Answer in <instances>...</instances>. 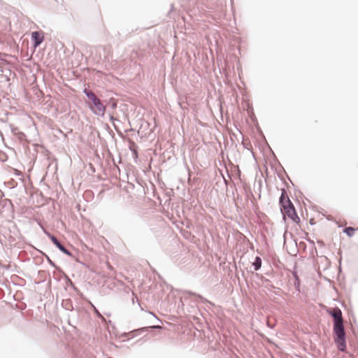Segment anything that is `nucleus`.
Segmentation results:
<instances>
[{
    "instance_id": "obj_43",
    "label": "nucleus",
    "mask_w": 358,
    "mask_h": 358,
    "mask_svg": "<svg viewBox=\"0 0 358 358\" xmlns=\"http://www.w3.org/2000/svg\"><path fill=\"white\" fill-rule=\"evenodd\" d=\"M356 230H358V228H357V229H356Z\"/></svg>"
},
{
    "instance_id": "obj_2",
    "label": "nucleus",
    "mask_w": 358,
    "mask_h": 358,
    "mask_svg": "<svg viewBox=\"0 0 358 358\" xmlns=\"http://www.w3.org/2000/svg\"><path fill=\"white\" fill-rule=\"evenodd\" d=\"M83 92L90 101L88 107L91 112L96 116L103 117L106 112L103 102L90 90L85 88Z\"/></svg>"
},
{
    "instance_id": "obj_11",
    "label": "nucleus",
    "mask_w": 358,
    "mask_h": 358,
    "mask_svg": "<svg viewBox=\"0 0 358 358\" xmlns=\"http://www.w3.org/2000/svg\"><path fill=\"white\" fill-rule=\"evenodd\" d=\"M255 275L258 278H259V280H261V282L262 283V285L266 289H267L268 291H271L272 289L275 288V286L273 284H271V281L268 278L264 277L263 275H262L257 273L255 274Z\"/></svg>"
},
{
    "instance_id": "obj_31",
    "label": "nucleus",
    "mask_w": 358,
    "mask_h": 358,
    "mask_svg": "<svg viewBox=\"0 0 358 358\" xmlns=\"http://www.w3.org/2000/svg\"><path fill=\"white\" fill-rule=\"evenodd\" d=\"M0 266H1L3 268H6V269H8V268H9V266L2 265L1 263H0Z\"/></svg>"
},
{
    "instance_id": "obj_41",
    "label": "nucleus",
    "mask_w": 358,
    "mask_h": 358,
    "mask_svg": "<svg viewBox=\"0 0 358 358\" xmlns=\"http://www.w3.org/2000/svg\"><path fill=\"white\" fill-rule=\"evenodd\" d=\"M243 146L247 148L246 144L243 143Z\"/></svg>"
},
{
    "instance_id": "obj_1",
    "label": "nucleus",
    "mask_w": 358,
    "mask_h": 358,
    "mask_svg": "<svg viewBox=\"0 0 358 358\" xmlns=\"http://www.w3.org/2000/svg\"><path fill=\"white\" fill-rule=\"evenodd\" d=\"M279 206L285 220V216H287L294 223L299 224L300 222V218L298 216L296 210L284 188L281 190V194L279 198Z\"/></svg>"
},
{
    "instance_id": "obj_7",
    "label": "nucleus",
    "mask_w": 358,
    "mask_h": 358,
    "mask_svg": "<svg viewBox=\"0 0 358 358\" xmlns=\"http://www.w3.org/2000/svg\"><path fill=\"white\" fill-rule=\"evenodd\" d=\"M44 33L43 31H34L31 34V41L33 48L39 47L44 41Z\"/></svg>"
},
{
    "instance_id": "obj_20",
    "label": "nucleus",
    "mask_w": 358,
    "mask_h": 358,
    "mask_svg": "<svg viewBox=\"0 0 358 358\" xmlns=\"http://www.w3.org/2000/svg\"><path fill=\"white\" fill-rule=\"evenodd\" d=\"M10 127L11 132L15 136L17 135V134L20 131V129L17 127H15L13 124H10Z\"/></svg>"
},
{
    "instance_id": "obj_3",
    "label": "nucleus",
    "mask_w": 358,
    "mask_h": 358,
    "mask_svg": "<svg viewBox=\"0 0 358 358\" xmlns=\"http://www.w3.org/2000/svg\"><path fill=\"white\" fill-rule=\"evenodd\" d=\"M333 335L334 343L341 352H345L347 349L346 334L344 325H338L333 327Z\"/></svg>"
},
{
    "instance_id": "obj_17",
    "label": "nucleus",
    "mask_w": 358,
    "mask_h": 358,
    "mask_svg": "<svg viewBox=\"0 0 358 358\" xmlns=\"http://www.w3.org/2000/svg\"><path fill=\"white\" fill-rule=\"evenodd\" d=\"M110 122H113V127H114V129L115 130L117 131V133L119 134V136H122V131L119 129V128L117 127V126H116V124H115V121H117V122H120V120L115 117L113 115H110Z\"/></svg>"
},
{
    "instance_id": "obj_5",
    "label": "nucleus",
    "mask_w": 358,
    "mask_h": 358,
    "mask_svg": "<svg viewBox=\"0 0 358 358\" xmlns=\"http://www.w3.org/2000/svg\"><path fill=\"white\" fill-rule=\"evenodd\" d=\"M327 312L332 317L333 327L343 324L342 311L338 306L328 309Z\"/></svg>"
},
{
    "instance_id": "obj_9",
    "label": "nucleus",
    "mask_w": 358,
    "mask_h": 358,
    "mask_svg": "<svg viewBox=\"0 0 358 358\" xmlns=\"http://www.w3.org/2000/svg\"><path fill=\"white\" fill-rule=\"evenodd\" d=\"M207 308H209L208 306H207V308H204V311H201L200 309L199 310L201 317H199L196 315L193 317L194 321L199 324L200 327H202L204 322H207V315H208Z\"/></svg>"
},
{
    "instance_id": "obj_25",
    "label": "nucleus",
    "mask_w": 358,
    "mask_h": 358,
    "mask_svg": "<svg viewBox=\"0 0 358 358\" xmlns=\"http://www.w3.org/2000/svg\"><path fill=\"white\" fill-rule=\"evenodd\" d=\"M7 56L6 54L2 53L0 52V62H6V57Z\"/></svg>"
},
{
    "instance_id": "obj_34",
    "label": "nucleus",
    "mask_w": 358,
    "mask_h": 358,
    "mask_svg": "<svg viewBox=\"0 0 358 358\" xmlns=\"http://www.w3.org/2000/svg\"><path fill=\"white\" fill-rule=\"evenodd\" d=\"M92 306H93V308H94V310H95V313L98 314V310H97V309L96 308V307H95L94 306H93V305H92Z\"/></svg>"
},
{
    "instance_id": "obj_19",
    "label": "nucleus",
    "mask_w": 358,
    "mask_h": 358,
    "mask_svg": "<svg viewBox=\"0 0 358 358\" xmlns=\"http://www.w3.org/2000/svg\"><path fill=\"white\" fill-rule=\"evenodd\" d=\"M15 136L19 139L20 141H23L26 138V135L22 131H20Z\"/></svg>"
},
{
    "instance_id": "obj_22",
    "label": "nucleus",
    "mask_w": 358,
    "mask_h": 358,
    "mask_svg": "<svg viewBox=\"0 0 358 358\" xmlns=\"http://www.w3.org/2000/svg\"><path fill=\"white\" fill-rule=\"evenodd\" d=\"M43 233L50 239L52 241V238L53 237H55L53 234H52L50 232H49L47 229H43Z\"/></svg>"
},
{
    "instance_id": "obj_27",
    "label": "nucleus",
    "mask_w": 358,
    "mask_h": 358,
    "mask_svg": "<svg viewBox=\"0 0 358 358\" xmlns=\"http://www.w3.org/2000/svg\"><path fill=\"white\" fill-rule=\"evenodd\" d=\"M306 240V241H308L310 244H311L313 246L315 247V242L314 241H313L312 239H310V238H305Z\"/></svg>"
},
{
    "instance_id": "obj_12",
    "label": "nucleus",
    "mask_w": 358,
    "mask_h": 358,
    "mask_svg": "<svg viewBox=\"0 0 358 358\" xmlns=\"http://www.w3.org/2000/svg\"><path fill=\"white\" fill-rule=\"evenodd\" d=\"M38 252L45 257V258L46 259L47 262H48V264L54 268H55L59 273H64V271H62V269L58 266L55 263V262H53L50 258V257L46 255L45 252H42L41 250H38Z\"/></svg>"
},
{
    "instance_id": "obj_36",
    "label": "nucleus",
    "mask_w": 358,
    "mask_h": 358,
    "mask_svg": "<svg viewBox=\"0 0 358 358\" xmlns=\"http://www.w3.org/2000/svg\"><path fill=\"white\" fill-rule=\"evenodd\" d=\"M224 182L225 184H227V180L225 178H224Z\"/></svg>"
},
{
    "instance_id": "obj_16",
    "label": "nucleus",
    "mask_w": 358,
    "mask_h": 358,
    "mask_svg": "<svg viewBox=\"0 0 358 358\" xmlns=\"http://www.w3.org/2000/svg\"><path fill=\"white\" fill-rule=\"evenodd\" d=\"M262 263V261L261 257L259 256H256L252 262V266L254 268V270L259 271L261 268Z\"/></svg>"
},
{
    "instance_id": "obj_14",
    "label": "nucleus",
    "mask_w": 358,
    "mask_h": 358,
    "mask_svg": "<svg viewBox=\"0 0 358 358\" xmlns=\"http://www.w3.org/2000/svg\"><path fill=\"white\" fill-rule=\"evenodd\" d=\"M62 274L64 275L65 280L69 281V286L73 289V291L76 292L80 296H83V293L80 292V289L74 285V283L69 278V277L66 274H65L64 273H62Z\"/></svg>"
},
{
    "instance_id": "obj_28",
    "label": "nucleus",
    "mask_w": 358,
    "mask_h": 358,
    "mask_svg": "<svg viewBox=\"0 0 358 358\" xmlns=\"http://www.w3.org/2000/svg\"><path fill=\"white\" fill-rule=\"evenodd\" d=\"M144 341H143V338H140L139 340L137 341V343H138L139 345H142Z\"/></svg>"
},
{
    "instance_id": "obj_10",
    "label": "nucleus",
    "mask_w": 358,
    "mask_h": 358,
    "mask_svg": "<svg viewBox=\"0 0 358 358\" xmlns=\"http://www.w3.org/2000/svg\"><path fill=\"white\" fill-rule=\"evenodd\" d=\"M185 294L186 295H188L189 296H194L196 299H199L200 301L202 303H205V304H208V305H210V306H215V303H214L210 301L209 300H208L207 299L203 297L200 294H197V293L193 292L192 291H185Z\"/></svg>"
},
{
    "instance_id": "obj_29",
    "label": "nucleus",
    "mask_w": 358,
    "mask_h": 358,
    "mask_svg": "<svg viewBox=\"0 0 358 358\" xmlns=\"http://www.w3.org/2000/svg\"><path fill=\"white\" fill-rule=\"evenodd\" d=\"M184 306V303H183V301L182 300L180 299V301H179V303H178V308H180V306L182 307Z\"/></svg>"
},
{
    "instance_id": "obj_33",
    "label": "nucleus",
    "mask_w": 358,
    "mask_h": 358,
    "mask_svg": "<svg viewBox=\"0 0 358 358\" xmlns=\"http://www.w3.org/2000/svg\"><path fill=\"white\" fill-rule=\"evenodd\" d=\"M310 224L311 225L315 224V222H314V220H313V219H310Z\"/></svg>"
},
{
    "instance_id": "obj_18",
    "label": "nucleus",
    "mask_w": 358,
    "mask_h": 358,
    "mask_svg": "<svg viewBox=\"0 0 358 358\" xmlns=\"http://www.w3.org/2000/svg\"><path fill=\"white\" fill-rule=\"evenodd\" d=\"M356 229L352 227H347L343 229V232L348 237L353 236Z\"/></svg>"
},
{
    "instance_id": "obj_40",
    "label": "nucleus",
    "mask_w": 358,
    "mask_h": 358,
    "mask_svg": "<svg viewBox=\"0 0 358 358\" xmlns=\"http://www.w3.org/2000/svg\"><path fill=\"white\" fill-rule=\"evenodd\" d=\"M238 176H239V177L241 176V171H238Z\"/></svg>"
},
{
    "instance_id": "obj_30",
    "label": "nucleus",
    "mask_w": 358,
    "mask_h": 358,
    "mask_svg": "<svg viewBox=\"0 0 358 358\" xmlns=\"http://www.w3.org/2000/svg\"><path fill=\"white\" fill-rule=\"evenodd\" d=\"M317 243H318L319 245H322V246H324V241H321V240H318V241H317Z\"/></svg>"
},
{
    "instance_id": "obj_4",
    "label": "nucleus",
    "mask_w": 358,
    "mask_h": 358,
    "mask_svg": "<svg viewBox=\"0 0 358 358\" xmlns=\"http://www.w3.org/2000/svg\"><path fill=\"white\" fill-rule=\"evenodd\" d=\"M120 222L127 229H136L138 226L139 219L134 214L124 211L120 216Z\"/></svg>"
},
{
    "instance_id": "obj_42",
    "label": "nucleus",
    "mask_w": 358,
    "mask_h": 358,
    "mask_svg": "<svg viewBox=\"0 0 358 358\" xmlns=\"http://www.w3.org/2000/svg\"><path fill=\"white\" fill-rule=\"evenodd\" d=\"M285 234H286V232H285V234H283L284 238H285Z\"/></svg>"
},
{
    "instance_id": "obj_32",
    "label": "nucleus",
    "mask_w": 358,
    "mask_h": 358,
    "mask_svg": "<svg viewBox=\"0 0 358 358\" xmlns=\"http://www.w3.org/2000/svg\"><path fill=\"white\" fill-rule=\"evenodd\" d=\"M149 313L152 314V315L156 318V320H158L159 322H161V320H160L157 317H156V316L154 315V313H150V312H149Z\"/></svg>"
},
{
    "instance_id": "obj_13",
    "label": "nucleus",
    "mask_w": 358,
    "mask_h": 358,
    "mask_svg": "<svg viewBox=\"0 0 358 358\" xmlns=\"http://www.w3.org/2000/svg\"><path fill=\"white\" fill-rule=\"evenodd\" d=\"M292 275L294 279V287L296 289V291L298 292H301V280L299 278V276L297 274V272L296 271H292Z\"/></svg>"
},
{
    "instance_id": "obj_8",
    "label": "nucleus",
    "mask_w": 358,
    "mask_h": 358,
    "mask_svg": "<svg viewBox=\"0 0 358 358\" xmlns=\"http://www.w3.org/2000/svg\"><path fill=\"white\" fill-rule=\"evenodd\" d=\"M52 243L55 245V247L61 251L62 253L66 255L69 257H73V255L71 250L59 240L57 238V237H53L52 238Z\"/></svg>"
},
{
    "instance_id": "obj_35",
    "label": "nucleus",
    "mask_w": 358,
    "mask_h": 358,
    "mask_svg": "<svg viewBox=\"0 0 358 358\" xmlns=\"http://www.w3.org/2000/svg\"><path fill=\"white\" fill-rule=\"evenodd\" d=\"M267 326H268L269 328H271V329H273V326H271V324H267Z\"/></svg>"
},
{
    "instance_id": "obj_21",
    "label": "nucleus",
    "mask_w": 358,
    "mask_h": 358,
    "mask_svg": "<svg viewBox=\"0 0 358 358\" xmlns=\"http://www.w3.org/2000/svg\"><path fill=\"white\" fill-rule=\"evenodd\" d=\"M173 10H174V6H173V4H171V9H170V10L168 12V14H167V15H168V17H169V18H174V15H173Z\"/></svg>"
},
{
    "instance_id": "obj_6",
    "label": "nucleus",
    "mask_w": 358,
    "mask_h": 358,
    "mask_svg": "<svg viewBox=\"0 0 358 358\" xmlns=\"http://www.w3.org/2000/svg\"><path fill=\"white\" fill-rule=\"evenodd\" d=\"M153 329H162V327L160 325H152V326H149V327H142V328L134 329L128 333H125L124 334H123V336L127 337L128 339H131L143 332L149 331L153 330Z\"/></svg>"
},
{
    "instance_id": "obj_38",
    "label": "nucleus",
    "mask_w": 358,
    "mask_h": 358,
    "mask_svg": "<svg viewBox=\"0 0 358 358\" xmlns=\"http://www.w3.org/2000/svg\"><path fill=\"white\" fill-rule=\"evenodd\" d=\"M66 285H67L68 286H69V281H66Z\"/></svg>"
},
{
    "instance_id": "obj_15",
    "label": "nucleus",
    "mask_w": 358,
    "mask_h": 358,
    "mask_svg": "<svg viewBox=\"0 0 358 358\" xmlns=\"http://www.w3.org/2000/svg\"><path fill=\"white\" fill-rule=\"evenodd\" d=\"M62 306L64 308H65L67 310L72 311L74 309L73 306V302L69 299L63 300V301L62 303Z\"/></svg>"
},
{
    "instance_id": "obj_26",
    "label": "nucleus",
    "mask_w": 358,
    "mask_h": 358,
    "mask_svg": "<svg viewBox=\"0 0 358 358\" xmlns=\"http://www.w3.org/2000/svg\"><path fill=\"white\" fill-rule=\"evenodd\" d=\"M105 129L108 131V133L112 135L113 137H114L115 134H114L113 131L111 130V129L110 128V127H109V125L108 124H105Z\"/></svg>"
},
{
    "instance_id": "obj_23",
    "label": "nucleus",
    "mask_w": 358,
    "mask_h": 358,
    "mask_svg": "<svg viewBox=\"0 0 358 358\" xmlns=\"http://www.w3.org/2000/svg\"><path fill=\"white\" fill-rule=\"evenodd\" d=\"M135 302H136L138 303V305L141 308V310H143V308L141 306V304L138 299L136 296H134V297L132 298V303H133V304H134Z\"/></svg>"
},
{
    "instance_id": "obj_39",
    "label": "nucleus",
    "mask_w": 358,
    "mask_h": 358,
    "mask_svg": "<svg viewBox=\"0 0 358 358\" xmlns=\"http://www.w3.org/2000/svg\"><path fill=\"white\" fill-rule=\"evenodd\" d=\"M327 220H331V219L329 217H327Z\"/></svg>"
},
{
    "instance_id": "obj_37",
    "label": "nucleus",
    "mask_w": 358,
    "mask_h": 358,
    "mask_svg": "<svg viewBox=\"0 0 358 358\" xmlns=\"http://www.w3.org/2000/svg\"><path fill=\"white\" fill-rule=\"evenodd\" d=\"M258 129H259L261 134L263 135L262 131L260 129V128H258Z\"/></svg>"
},
{
    "instance_id": "obj_24",
    "label": "nucleus",
    "mask_w": 358,
    "mask_h": 358,
    "mask_svg": "<svg viewBox=\"0 0 358 358\" xmlns=\"http://www.w3.org/2000/svg\"><path fill=\"white\" fill-rule=\"evenodd\" d=\"M109 103L110 104V107L113 109H115L117 108V103L114 99H110Z\"/></svg>"
}]
</instances>
